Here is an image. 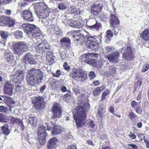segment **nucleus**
Returning <instances> with one entry per match:
<instances>
[{
  "mask_svg": "<svg viewBox=\"0 0 149 149\" xmlns=\"http://www.w3.org/2000/svg\"><path fill=\"white\" fill-rule=\"evenodd\" d=\"M128 146L131 147L128 148V149H138V146L133 144H128Z\"/></svg>",
  "mask_w": 149,
  "mask_h": 149,
  "instance_id": "obj_49",
  "label": "nucleus"
},
{
  "mask_svg": "<svg viewBox=\"0 0 149 149\" xmlns=\"http://www.w3.org/2000/svg\"><path fill=\"white\" fill-rule=\"evenodd\" d=\"M105 86L104 85H102L100 87H98L95 88L93 91V94L96 96L99 94L104 89Z\"/></svg>",
  "mask_w": 149,
  "mask_h": 149,
  "instance_id": "obj_27",
  "label": "nucleus"
},
{
  "mask_svg": "<svg viewBox=\"0 0 149 149\" xmlns=\"http://www.w3.org/2000/svg\"><path fill=\"white\" fill-rule=\"evenodd\" d=\"M36 13L39 18L44 19L46 18L49 15V13L48 9H45L43 10L36 12Z\"/></svg>",
  "mask_w": 149,
  "mask_h": 149,
  "instance_id": "obj_20",
  "label": "nucleus"
},
{
  "mask_svg": "<svg viewBox=\"0 0 149 149\" xmlns=\"http://www.w3.org/2000/svg\"><path fill=\"white\" fill-rule=\"evenodd\" d=\"M45 102L44 101V99L42 97L39 96L36 98L35 105L37 106V108L39 109L43 108L44 107Z\"/></svg>",
  "mask_w": 149,
  "mask_h": 149,
  "instance_id": "obj_19",
  "label": "nucleus"
},
{
  "mask_svg": "<svg viewBox=\"0 0 149 149\" xmlns=\"http://www.w3.org/2000/svg\"><path fill=\"white\" fill-rule=\"evenodd\" d=\"M131 105L133 107L135 108L138 106V103L133 100L131 102Z\"/></svg>",
  "mask_w": 149,
  "mask_h": 149,
  "instance_id": "obj_55",
  "label": "nucleus"
},
{
  "mask_svg": "<svg viewBox=\"0 0 149 149\" xmlns=\"http://www.w3.org/2000/svg\"><path fill=\"white\" fill-rule=\"evenodd\" d=\"M109 93V90L107 89L104 92H103L102 94V100H104L105 99L106 97Z\"/></svg>",
  "mask_w": 149,
  "mask_h": 149,
  "instance_id": "obj_45",
  "label": "nucleus"
},
{
  "mask_svg": "<svg viewBox=\"0 0 149 149\" xmlns=\"http://www.w3.org/2000/svg\"><path fill=\"white\" fill-rule=\"evenodd\" d=\"M128 136L131 139H135L136 138V136L134 134L130 132Z\"/></svg>",
  "mask_w": 149,
  "mask_h": 149,
  "instance_id": "obj_59",
  "label": "nucleus"
},
{
  "mask_svg": "<svg viewBox=\"0 0 149 149\" xmlns=\"http://www.w3.org/2000/svg\"><path fill=\"white\" fill-rule=\"evenodd\" d=\"M149 68V64H147L144 65L141 71L142 72H145L146 71H147L148 69Z\"/></svg>",
  "mask_w": 149,
  "mask_h": 149,
  "instance_id": "obj_51",
  "label": "nucleus"
},
{
  "mask_svg": "<svg viewBox=\"0 0 149 149\" xmlns=\"http://www.w3.org/2000/svg\"><path fill=\"white\" fill-rule=\"evenodd\" d=\"M21 16L24 20L32 22L34 19L31 11L29 9L24 10L22 13Z\"/></svg>",
  "mask_w": 149,
  "mask_h": 149,
  "instance_id": "obj_11",
  "label": "nucleus"
},
{
  "mask_svg": "<svg viewBox=\"0 0 149 149\" xmlns=\"http://www.w3.org/2000/svg\"><path fill=\"white\" fill-rule=\"evenodd\" d=\"M60 54L61 59L63 61H68L69 60L68 55L67 54H65V52H64L63 51L61 52H60Z\"/></svg>",
  "mask_w": 149,
  "mask_h": 149,
  "instance_id": "obj_40",
  "label": "nucleus"
},
{
  "mask_svg": "<svg viewBox=\"0 0 149 149\" xmlns=\"http://www.w3.org/2000/svg\"><path fill=\"white\" fill-rule=\"evenodd\" d=\"M104 61L106 63V67L108 68V69H106L107 70V71L104 72V75L106 77H109L111 75H113L116 73V70L115 68L113 65H109V63L108 62L104 60Z\"/></svg>",
  "mask_w": 149,
  "mask_h": 149,
  "instance_id": "obj_13",
  "label": "nucleus"
},
{
  "mask_svg": "<svg viewBox=\"0 0 149 149\" xmlns=\"http://www.w3.org/2000/svg\"><path fill=\"white\" fill-rule=\"evenodd\" d=\"M87 126L89 128H93L95 126L93 121L91 119L87 120Z\"/></svg>",
  "mask_w": 149,
  "mask_h": 149,
  "instance_id": "obj_39",
  "label": "nucleus"
},
{
  "mask_svg": "<svg viewBox=\"0 0 149 149\" xmlns=\"http://www.w3.org/2000/svg\"><path fill=\"white\" fill-rule=\"evenodd\" d=\"M61 71L59 70H57L55 73L53 74V75L54 77H59L61 75Z\"/></svg>",
  "mask_w": 149,
  "mask_h": 149,
  "instance_id": "obj_54",
  "label": "nucleus"
},
{
  "mask_svg": "<svg viewBox=\"0 0 149 149\" xmlns=\"http://www.w3.org/2000/svg\"><path fill=\"white\" fill-rule=\"evenodd\" d=\"M94 55L92 53H88L80 56L79 58V61L81 62L86 63L92 65L93 66L100 69L101 68V65L98 62H96L93 59Z\"/></svg>",
  "mask_w": 149,
  "mask_h": 149,
  "instance_id": "obj_6",
  "label": "nucleus"
},
{
  "mask_svg": "<svg viewBox=\"0 0 149 149\" xmlns=\"http://www.w3.org/2000/svg\"><path fill=\"white\" fill-rule=\"evenodd\" d=\"M41 40L39 37L35 40V42L36 45L35 48L36 50L39 53L46 52V57L47 59H51L53 57V53L50 49V46L47 43L45 42H40Z\"/></svg>",
  "mask_w": 149,
  "mask_h": 149,
  "instance_id": "obj_4",
  "label": "nucleus"
},
{
  "mask_svg": "<svg viewBox=\"0 0 149 149\" xmlns=\"http://www.w3.org/2000/svg\"><path fill=\"white\" fill-rule=\"evenodd\" d=\"M59 29L57 25L52 24L49 28V30L52 33H55V31H58Z\"/></svg>",
  "mask_w": 149,
  "mask_h": 149,
  "instance_id": "obj_38",
  "label": "nucleus"
},
{
  "mask_svg": "<svg viewBox=\"0 0 149 149\" xmlns=\"http://www.w3.org/2000/svg\"><path fill=\"white\" fill-rule=\"evenodd\" d=\"M61 45L67 48H69L71 45L70 40L68 37L63 38L60 41Z\"/></svg>",
  "mask_w": 149,
  "mask_h": 149,
  "instance_id": "obj_24",
  "label": "nucleus"
},
{
  "mask_svg": "<svg viewBox=\"0 0 149 149\" xmlns=\"http://www.w3.org/2000/svg\"><path fill=\"white\" fill-rule=\"evenodd\" d=\"M46 86L45 85H44L42 86V87H41L40 88V92L41 93H43L44 91V90L46 88Z\"/></svg>",
  "mask_w": 149,
  "mask_h": 149,
  "instance_id": "obj_63",
  "label": "nucleus"
},
{
  "mask_svg": "<svg viewBox=\"0 0 149 149\" xmlns=\"http://www.w3.org/2000/svg\"><path fill=\"white\" fill-rule=\"evenodd\" d=\"M79 12V10H77L76 8H73L71 10V13L74 15L73 17L74 18H76V16H79V15L78 13Z\"/></svg>",
  "mask_w": 149,
  "mask_h": 149,
  "instance_id": "obj_42",
  "label": "nucleus"
},
{
  "mask_svg": "<svg viewBox=\"0 0 149 149\" xmlns=\"http://www.w3.org/2000/svg\"><path fill=\"white\" fill-rule=\"evenodd\" d=\"M35 57H33V59L31 58L26 61L29 62L30 64H36L37 63L36 60L35 59Z\"/></svg>",
  "mask_w": 149,
  "mask_h": 149,
  "instance_id": "obj_48",
  "label": "nucleus"
},
{
  "mask_svg": "<svg viewBox=\"0 0 149 149\" xmlns=\"http://www.w3.org/2000/svg\"><path fill=\"white\" fill-rule=\"evenodd\" d=\"M11 0H0V4H5L9 3Z\"/></svg>",
  "mask_w": 149,
  "mask_h": 149,
  "instance_id": "obj_56",
  "label": "nucleus"
},
{
  "mask_svg": "<svg viewBox=\"0 0 149 149\" xmlns=\"http://www.w3.org/2000/svg\"><path fill=\"white\" fill-rule=\"evenodd\" d=\"M107 36H106L111 38L113 37V35L111 31L110 30H108L107 32Z\"/></svg>",
  "mask_w": 149,
  "mask_h": 149,
  "instance_id": "obj_57",
  "label": "nucleus"
},
{
  "mask_svg": "<svg viewBox=\"0 0 149 149\" xmlns=\"http://www.w3.org/2000/svg\"><path fill=\"white\" fill-rule=\"evenodd\" d=\"M97 37L96 36H87L86 42V43L87 48L88 49L91 48L92 50L96 49L98 45V44L96 42V38H95Z\"/></svg>",
  "mask_w": 149,
  "mask_h": 149,
  "instance_id": "obj_8",
  "label": "nucleus"
},
{
  "mask_svg": "<svg viewBox=\"0 0 149 149\" xmlns=\"http://www.w3.org/2000/svg\"><path fill=\"white\" fill-rule=\"evenodd\" d=\"M58 144L59 141L55 137H54L50 139L48 142L47 147L48 149H53Z\"/></svg>",
  "mask_w": 149,
  "mask_h": 149,
  "instance_id": "obj_16",
  "label": "nucleus"
},
{
  "mask_svg": "<svg viewBox=\"0 0 149 149\" xmlns=\"http://www.w3.org/2000/svg\"><path fill=\"white\" fill-rule=\"evenodd\" d=\"M29 123L33 127L36 126L37 120L36 117L33 116L30 117L29 119Z\"/></svg>",
  "mask_w": 149,
  "mask_h": 149,
  "instance_id": "obj_31",
  "label": "nucleus"
},
{
  "mask_svg": "<svg viewBox=\"0 0 149 149\" xmlns=\"http://www.w3.org/2000/svg\"><path fill=\"white\" fill-rule=\"evenodd\" d=\"M27 5L26 3H18L17 4V13L20 11L21 10H23L25 8V6Z\"/></svg>",
  "mask_w": 149,
  "mask_h": 149,
  "instance_id": "obj_34",
  "label": "nucleus"
},
{
  "mask_svg": "<svg viewBox=\"0 0 149 149\" xmlns=\"http://www.w3.org/2000/svg\"><path fill=\"white\" fill-rule=\"evenodd\" d=\"M29 47L27 43L23 41L16 42L13 46L14 54L20 55L28 50Z\"/></svg>",
  "mask_w": 149,
  "mask_h": 149,
  "instance_id": "obj_7",
  "label": "nucleus"
},
{
  "mask_svg": "<svg viewBox=\"0 0 149 149\" xmlns=\"http://www.w3.org/2000/svg\"><path fill=\"white\" fill-rule=\"evenodd\" d=\"M13 57L12 54L7 53L6 55V58L7 61L9 63H11L13 61Z\"/></svg>",
  "mask_w": 149,
  "mask_h": 149,
  "instance_id": "obj_36",
  "label": "nucleus"
},
{
  "mask_svg": "<svg viewBox=\"0 0 149 149\" xmlns=\"http://www.w3.org/2000/svg\"><path fill=\"white\" fill-rule=\"evenodd\" d=\"M68 23L70 26L78 29L81 28L83 25L81 21L79 20H68Z\"/></svg>",
  "mask_w": 149,
  "mask_h": 149,
  "instance_id": "obj_18",
  "label": "nucleus"
},
{
  "mask_svg": "<svg viewBox=\"0 0 149 149\" xmlns=\"http://www.w3.org/2000/svg\"><path fill=\"white\" fill-rule=\"evenodd\" d=\"M90 21L92 23L91 25L89 26L91 28L93 29H96L97 31L99 30V28L101 25L99 23H97L96 20L95 19H93L90 20Z\"/></svg>",
  "mask_w": 149,
  "mask_h": 149,
  "instance_id": "obj_26",
  "label": "nucleus"
},
{
  "mask_svg": "<svg viewBox=\"0 0 149 149\" xmlns=\"http://www.w3.org/2000/svg\"><path fill=\"white\" fill-rule=\"evenodd\" d=\"M71 76L77 81L83 82L86 79V75L81 70H75L72 73Z\"/></svg>",
  "mask_w": 149,
  "mask_h": 149,
  "instance_id": "obj_9",
  "label": "nucleus"
},
{
  "mask_svg": "<svg viewBox=\"0 0 149 149\" xmlns=\"http://www.w3.org/2000/svg\"><path fill=\"white\" fill-rule=\"evenodd\" d=\"M119 53L118 52H114L110 54L107 57L109 61L113 63H116L118 61V57Z\"/></svg>",
  "mask_w": 149,
  "mask_h": 149,
  "instance_id": "obj_17",
  "label": "nucleus"
},
{
  "mask_svg": "<svg viewBox=\"0 0 149 149\" xmlns=\"http://www.w3.org/2000/svg\"><path fill=\"white\" fill-rule=\"evenodd\" d=\"M9 21H8V24L9 26L10 27H11L13 26L15 24V22L14 20L10 19L9 18Z\"/></svg>",
  "mask_w": 149,
  "mask_h": 149,
  "instance_id": "obj_52",
  "label": "nucleus"
},
{
  "mask_svg": "<svg viewBox=\"0 0 149 149\" xmlns=\"http://www.w3.org/2000/svg\"><path fill=\"white\" fill-rule=\"evenodd\" d=\"M123 57L126 60H130L133 58V55L131 48L130 47H127L125 49L123 54Z\"/></svg>",
  "mask_w": 149,
  "mask_h": 149,
  "instance_id": "obj_15",
  "label": "nucleus"
},
{
  "mask_svg": "<svg viewBox=\"0 0 149 149\" xmlns=\"http://www.w3.org/2000/svg\"><path fill=\"white\" fill-rule=\"evenodd\" d=\"M60 105L57 103H54L53 105L52 110L53 115L51 117L52 119L53 120L56 118H60L61 115V110L60 108Z\"/></svg>",
  "mask_w": 149,
  "mask_h": 149,
  "instance_id": "obj_10",
  "label": "nucleus"
},
{
  "mask_svg": "<svg viewBox=\"0 0 149 149\" xmlns=\"http://www.w3.org/2000/svg\"><path fill=\"white\" fill-rule=\"evenodd\" d=\"M14 35L16 38L19 39L22 38V33L21 31H17L15 32Z\"/></svg>",
  "mask_w": 149,
  "mask_h": 149,
  "instance_id": "obj_41",
  "label": "nucleus"
},
{
  "mask_svg": "<svg viewBox=\"0 0 149 149\" xmlns=\"http://www.w3.org/2000/svg\"><path fill=\"white\" fill-rule=\"evenodd\" d=\"M43 74L40 69L32 68L29 72L26 79L29 84L34 86L36 83H40L42 79Z\"/></svg>",
  "mask_w": 149,
  "mask_h": 149,
  "instance_id": "obj_3",
  "label": "nucleus"
},
{
  "mask_svg": "<svg viewBox=\"0 0 149 149\" xmlns=\"http://www.w3.org/2000/svg\"><path fill=\"white\" fill-rule=\"evenodd\" d=\"M105 49L106 51L109 52H111H111H112L113 51L114 52H116L115 50H114V48L113 47H105Z\"/></svg>",
  "mask_w": 149,
  "mask_h": 149,
  "instance_id": "obj_46",
  "label": "nucleus"
},
{
  "mask_svg": "<svg viewBox=\"0 0 149 149\" xmlns=\"http://www.w3.org/2000/svg\"><path fill=\"white\" fill-rule=\"evenodd\" d=\"M141 36L145 40H147L149 39V30L146 29L141 34Z\"/></svg>",
  "mask_w": 149,
  "mask_h": 149,
  "instance_id": "obj_30",
  "label": "nucleus"
},
{
  "mask_svg": "<svg viewBox=\"0 0 149 149\" xmlns=\"http://www.w3.org/2000/svg\"><path fill=\"white\" fill-rule=\"evenodd\" d=\"M136 113L138 114H140L142 112V109H141V107H138L137 109H136Z\"/></svg>",
  "mask_w": 149,
  "mask_h": 149,
  "instance_id": "obj_60",
  "label": "nucleus"
},
{
  "mask_svg": "<svg viewBox=\"0 0 149 149\" xmlns=\"http://www.w3.org/2000/svg\"><path fill=\"white\" fill-rule=\"evenodd\" d=\"M102 6L100 3H93L91 6V11L94 15H97L102 11Z\"/></svg>",
  "mask_w": 149,
  "mask_h": 149,
  "instance_id": "obj_14",
  "label": "nucleus"
},
{
  "mask_svg": "<svg viewBox=\"0 0 149 149\" xmlns=\"http://www.w3.org/2000/svg\"><path fill=\"white\" fill-rule=\"evenodd\" d=\"M61 132L60 127L59 126H54L52 132V133L54 135L60 134Z\"/></svg>",
  "mask_w": 149,
  "mask_h": 149,
  "instance_id": "obj_32",
  "label": "nucleus"
},
{
  "mask_svg": "<svg viewBox=\"0 0 149 149\" xmlns=\"http://www.w3.org/2000/svg\"><path fill=\"white\" fill-rule=\"evenodd\" d=\"M33 57H35L33 55L31 54L30 53H27L25 55L24 59L25 61H27L31 58L33 59Z\"/></svg>",
  "mask_w": 149,
  "mask_h": 149,
  "instance_id": "obj_44",
  "label": "nucleus"
},
{
  "mask_svg": "<svg viewBox=\"0 0 149 149\" xmlns=\"http://www.w3.org/2000/svg\"><path fill=\"white\" fill-rule=\"evenodd\" d=\"M73 91L76 95L78 94L80 92L79 89L78 88H73Z\"/></svg>",
  "mask_w": 149,
  "mask_h": 149,
  "instance_id": "obj_61",
  "label": "nucleus"
},
{
  "mask_svg": "<svg viewBox=\"0 0 149 149\" xmlns=\"http://www.w3.org/2000/svg\"><path fill=\"white\" fill-rule=\"evenodd\" d=\"M3 101L9 107L10 110L11 111V108L15 106V102L10 97H5Z\"/></svg>",
  "mask_w": 149,
  "mask_h": 149,
  "instance_id": "obj_25",
  "label": "nucleus"
},
{
  "mask_svg": "<svg viewBox=\"0 0 149 149\" xmlns=\"http://www.w3.org/2000/svg\"><path fill=\"white\" fill-rule=\"evenodd\" d=\"M14 87L13 84L6 83L4 86V92L5 94L11 95H12L13 90Z\"/></svg>",
  "mask_w": 149,
  "mask_h": 149,
  "instance_id": "obj_21",
  "label": "nucleus"
},
{
  "mask_svg": "<svg viewBox=\"0 0 149 149\" xmlns=\"http://www.w3.org/2000/svg\"><path fill=\"white\" fill-rule=\"evenodd\" d=\"M63 66L65 69L67 71H68L70 69V67L68 66V63L66 62L64 63Z\"/></svg>",
  "mask_w": 149,
  "mask_h": 149,
  "instance_id": "obj_58",
  "label": "nucleus"
},
{
  "mask_svg": "<svg viewBox=\"0 0 149 149\" xmlns=\"http://www.w3.org/2000/svg\"><path fill=\"white\" fill-rule=\"evenodd\" d=\"M77 31H75L74 34L72 35V37L76 40L81 45L86 46V40H85L84 36L78 33H76Z\"/></svg>",
  "mask_w": 149,
  "mask_h": 149,
  "instance_id": "obj_12",
  "label": "nucleus"
},
{
  "mask_svg": "<svg viewBox=\"0 0 149 149\" xmlns=\"http://www.w3.org/2000/svg\"><path fill=\"white\" fill-rule=\"evenodd\" d=\"M1 129L2 130L4 134L8 135L10 132L8 129V125L6 124H5L1 127Z\"/></svg>",
  "mask_w": 149,
  "mask_h": 149,
  "instance_id": "obj_33",
  "label": "nucleus"
},
{
  "mask_svg": "<svg viewBox=\"0 0 149 149\" xmlns=\"http://www.w3.org/2000/svg\"><path fill=\"white\" fill-rule=\"evenodd\" d=\"M60 90L63 92H65L67 91V88L66 86H62L60 88Z\"/></svg>",
  "mask_w": 149,
  "mask_h": 149,
  "instance_id": "obj_62",
  "label": "nucleus"
},
{
  "mask_svg": "<svg viewBox=\"0 0 149 149\" xmlns=\"http://www.w3.org/2000/svg\"><path fill=\"white\" fill-rule=\"evenodd\" d=\"M135 114L132 111L129 112V117L130 119L133 120L135 119Z\"/></svg>",
  "mask_w": 149,
  "mask_h": 149,
  "instance_id": "obj_53",
  "label": "nucleus"
},
{
  "mask_svg": "<svg viewBox=\"0 0 149 149\" xmlns=\"http://www.w3.org/2000/svg\"><path fill=\"white\" fill-rule=\"evenodd\" d=\"M38 139L39 143L41 145H44L46 143V137L47 134V130L50 131L52 129L51 127L49 126L47 123H45V125L40 126L38 128Z\"/></svg>",
  "mask_w": 149,
  "mask_h": 149,
  "instance_id": "obj_5",
  "label": "nucleus"
},
{
  "mask_svg": "<svg viewBox=\"0 0 149 149\" xmlns=\"http://www.w3.org/2000/svg\"><path fill=\"white\" fill-rule=\"evenodd\" d=\"M47 5L44 3L40 2L34 5V9L35 12L42 11L46 9Z\"/></svg>",
  "mask_w": 149,
  "mask_h": 149,
  "instance_id": "obj_23",
  "label": "nucleus"
},
{
  "mask_svg": "<svg viewBox=\"0 0 149 149\" xmlns=\"http://www.w3.org/2000/svg\"><path fill=\"white\" fill-rule=\"evenodd\" d=\"M110 16L111 17V19L110 21V26L115 28V26L119 24V19L117 17L113 14H111Z\"/></svg>",
  "mask_w": 149,
  "mask_h": 149,
  "instance_id": "obj_22",
  "label": "nucleus"
},
{
  "mask_svg": "<svg viewBox=\"0 0 149 149\" xmlns=\"http://www.w3.org/2000/svg\"><path fill=\"white\" fill-rule=\"evenodd\" d=\"M9 109L6 107L1 106H0V111L1 112L7 113Z\"/></svg>",
  "mask_w": 149,
  "mask_h": 149,
  "instance_id": "obj_43",
  "label": "nucleus"
},
{
  "mask_svg": "<svg viewBox=\"0 0 149 149\" xmlns=\"http://www.w3.org/2000/svg\"><path fill=\"white\" fill-rule=\"evenodd\" d=\"M58 7L60 10H63L66 8L67 6L65 4L61 3L59 4Z\"/></svg>",
  "mask_w": 149,
  "mask_h": 149,
  "instance_id": "obj_50",
  "label": "nucleus"
},
{
  "mask_svg": "<svg viewBox=\"0 0 149 149\" xmlns=\"http://www.w3.org/2000/svg\"><path fill=\"white\" fill-rule=\"evenodd\" d=\"M68 149H77L76 146L74 145H72L71 146H69L68 147Z\"/></svg>",
  "mask_w": 149,
  "mask_h": 149,
  "instance_id": "obj_64",
  "label": "nucleus"
},
{
  "mask_svg": "<svg viewBox=\"0 0 149 149\" xmlns=\"http://www.w3.org/2000/svg\"><path fill=\"white\" fill-rule=\"evenodd\" d=\"M8 119L7 116L0 113V122L4 123L7 122Z\"/></svg>",
  "mask_w": 149,
  "mask_h": 149,
  "instance_id": "obj_37",
  "label": "nucleus"
},
{
  "mask_svg": "<svg viewBox=\"0 0 149 149\" xmlns=\"http://www.w3.org/2000/svg\"><path fill=\"white\" fill-rule=\"evenodd\" d=\"M90 105L87 103H83L75 107L73 110L74 118L77 126L78 128L84 125L87 117L86 111L89 109Z\"/></svg>",
  "mask_w": 149,
  "mask_h": 149,
  "instance_id": "obj_1",
  "label": "nucleus"
},
{
  "mask_svg": "<svg viewBox=\"0 0 149 149\" xmlns=\"http://www.w3.org/2000/svg\"><path fill=\"white\" fill-rule=\"evenodd\" d=\"M88 76L89 79L91 80L93 79L95 77L96 74L93 71H91L89 73Z\"/></svg>",
  "mask_w": 149,
  "mask_h": 149,
  "instance_id": "obj_47",
  "label": "nucleus"
},
{
  "mask_svg": "<svg viewBox=\"0 0 149 149\" xmlns=\"http://www.w3.org/2000/svg\"><path fill=\"white\" fill-rule=\"evenodd\" d=\"M21 28L23 29L28 37L32 39L34 41L42 34L39 29L34 25L29 24H24L22 25Z\"/></svg>",
  "mask_w": 149,
  "mask_h": 149,
  "instance_id": "obj_2",
  "label": "nucleus"
},
{
  "mask_svg": "<svg viewBox=\"0 0 149 149\" xmlns=\"http://www.w3.org/2000/svg\"><path fill=\"white\" fill-rule=\"evenodd\" d=\"M106 110L105 108L100 107L99 108L97 112V115L100 118H102L104 116V113H105Z\"/></svg>",
  "mask_w": 149,
  "mask_h": 149,
  "instance_id": "obj_35",
  "label": "nucleus"
},
{
  "mask_svg": "<svg viewBox=\"0 0 149 149\" xmlns=\"http://www.w3.org/2000/svg\"><path fill=\"white\" fill-rule=\"evenodd\" d=\"M9 20V17L3 16L0 19V24L1 26H5L8 24Z\"/></svg>",
  "mask_w": 149,
  "mask_h": 149,
  "instance_id": "obj_28",
  "label": "nucleus"
},
{
  "mask_svg": "<svg viewBox=\"0 0 149 149\" xmlns=\"http://www.w3.org/2000/svg\"><path fill=\"white\" fill-rule=\"evenodd\" d=\"M8 33L6 31H1L0 32V36L1 38L3 39V40H2L1 41V43L3 44L4 45L5 43L6 39L8 36Z\"/></svg>",
  "mask_w": 149,
  "mask_h": 149,
  "instance_id": "obj_29",
  "label": "nucleus"
}]
</instances>
